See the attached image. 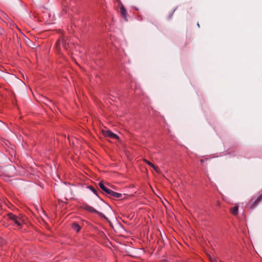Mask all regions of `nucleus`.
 Returning <instances> with one entry per match:
<instances>
[{"mask_svg": "<svg viewBox=\"0 0 262 262\" xmlns=\"http://www.w3.org/2000/svg\"><path fill=\"white\" fill-rule=\"evenodd\" d=\"M8 217L18 227H21L22 224L24 223V220L21 217H17L12 213H9Z\"/></svg>", "mask_w": 262, "mask_h": 262, "instance_id": "obj_1", "label": "nucleus"}, {"mask_svg": "<svg viewBox=\"0 0 262 262\" xmlns=\"http://www.w3.org/2000/svg\"><path fill=\"white\" fill-rule=\"evenodd\" d=\"M103 135L106 137H108L111 139H118V137L117 135L113 133L111 131L107 130H104L103 132Z\"/></svg>", "mask_w": 262, "mask_h": 262, "instance_id": "obj_2", "label": "nucleus"}, {"mask_svg": "<svg viewBox=\"0 0 262 262\" xmlns=\"http://www.w3.org/2000/svg\"><path fill=\"white\" fill-rule=\"evenodd\" d=\"M85 209L86 210H88V211H90L91 212H96L100 216H102V217L104 216L103 213L96 211L93 207H91L90 206H88V205L86 206L85 207Z\"/></svg>", "mask_w": 262, "mask_h": 262, "instance_id": "obj_3", "label": "nucleus"}, {"mask_svg": "<svg viewBox=\"0 0 262 262\" xmlns=\"http://www.w3.org/2000/svg\"><path fill=\"white\" fill-rule=\"evenodd\" d=\"M99 186L102 190H103L107 194H108L110 192L111 189L106 187L102 182H99Z\"/></svg>", "mask_w": 262, "mask_h": 262, "instance_id": "obj_4", "label": "nucleus"}, {"mask_svg": "<svg viewBox=\"0 0 262 262\" xmlns=\"http://www.w3.org/2000/svg\"><path fill=\"white\" fill-rule=\"evenodd\" d=\"M108 194L116 198H120L122 196V194L115 192L112 190H111L110 192Z\"/></svg>", "mask_w": 262, "mask_h": 262, "instance_id": "obj_5", "label": "nucleus"}, {"mask_svg": "<svg viewBox=\"0 0 262 262\" xmlns=\"http://www.w3.org/2000/svg\"><path fill=\"white\" fill-rule=\"evenodd\" d=\"M120 11H121V13L122 15L123 16V17L125 18V20L127 21V18H126V16H127L126 11V9H125V8L124 7V6L123 5H122L121 8H120Z\"/></svg>", "mask_w": 262, "mask_h": 262, "instance_id": "obj_6", "label": "nucleus"}, {"mask_svg": "<svg viewBox=\"0 0 262 262\" xmlns=\"http://www.w3.org/2000/svg\"><path fill=\"white\" fill-rule=\"evenodd\" d=\"M72 227L73 229L77 232H79L81 229V227L76 223H74Z\"/></svg>", "mask_w": 262, "mask_h": 262, "instance_id": "obj_7", "label": "nucleus"}, {"mask_svg": "<svg viewBox=\"0 0 262 262\" xmlns=\"http://www.w3.org/2000/svg\"><path fill=\"white\" fill-rule=\"evenodd\" d=\"M238 207L237 206H235L232 208L231 209L230 211L233 215H237L238 213Z\"/></svg>", "mask_w": 262, "mask_h": 262, "instance_id": "obj_8", "label": "nucleus"}, {"mask_svg": "<svg viewBox=\"0 0 262 262\" xmlns=\"http://www.w3.org/2000/svg\"><path fill=\"white\" fill-rule=\"evenodd\" d=\"M262 200V194L259 195V196L256 200L254 203L252 205L251 207H254L255 206L257 205L259 202Z\"/></svg>", "mask_w": 262, "mask_h": 262, "instance_id": "obj_9", "label": "nucleus"}, {"mask_svg": "<svg viewBox=\"0 0 262 262\" xmlns=\"http://www.w3.org/2000/svg\"><path fill=\"white\" fill-rule=\"evenodd\" d=\"M157 172L160 173L161 172L160 169L158 166V165H149Z\"/></svg>", "mask_w": 262, "mask_h": 262, "instance_id": "obj_10", "label": "nucleus"}, {"mask_svg": "<svg viewBox=\"0 0 262 262\" xmlns=\"http://www.w3.org/2000/svg\"><path fill=\"white\" fill-rule=\"evenodd\" d=\"M88 188L94 193H95V194L97 195V193H96V190L95 189V188L91 186H88Z\"/></svg>", "mask_w": 262, "mask_h": 262, "instance_id": "obj_11", "label": "nucleus"}, {"mask_svg": "<svg viewBox=\"0 0 262 262\" xmlns=\"http://www.w3.org/2000/svg\"><path fill=\"white\" fill-rule=\"evenodd\" d=\"M61 41H62V43L63 46L65 48H67V43H66V42L63 39H62Z\"/></svg>", "mask_w": 262, "mask_h": 262, "instance_id": "obj_12", "label": "nucleus"}, {"mask_svg": "<svg viewBox=\"0 0 262 262\" xmlns=\"http://www.w3.org/2000/svg\"><path fill=\"white\" fill-rule=\"evenodd\" d=\"M60 41H60V40H58L57 41V46L58 45V44L60 43Z\"/></svg>", "mask_w": 262, "mask_h": 262, "instance_id": "obj_13", "label": "nucleus"}, {"mask_svg": "<svg viewBox=\"0 0 262 262\" xmlns=\"http://www.w3.org/2000/svg\"><path fill=\"white\" fill-rule=\"evenodd\" d=\"M146 164H149L152 163L148 161Z\"/></svg>", "mask_w": 262, "mask_h": 262, "instance_id": "obj_14", "label": "nucleus"}, {"mask_svg": "<svg viewBox=\"0 0 262 262\" xmlns=\"http://www.w3.org/2000/svg\"><path fill=\"white\" fill-rule=\"evenodd\" d=\"M172 15V14H171L169 16V18H170L171 17Z\"/></svg>", "mask_w": 262, "mask_h": 262, "instance_id": "obj_15", "label": "nucleus"}, {"mask_svg": "<svg viewBox=\"0 0 262 262\" xmlns=\"http://www.w3.org/2000/svg\"><path fill=\"white\" fill-rule=\"evenodd\" d=\"M197 25H198V26L199 27H200V25H199V23H198Z\"/></svg>", "mask_w": 262, "mask_h": 262, "instance_id": "obj_16", "label": "nucleus"}]
</instances>
